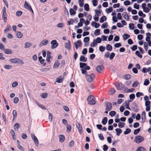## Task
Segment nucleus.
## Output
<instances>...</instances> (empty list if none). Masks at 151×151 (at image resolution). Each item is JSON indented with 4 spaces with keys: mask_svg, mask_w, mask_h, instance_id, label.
Returning a JSON list of instances; mask_svg holds the SVG:
<instances>
[{
    "mask_svg": "<svg viewBox=\"0 0 151 151\" xmlns=\"http://www.w3.org/2000/svg\"><path fill=\"white\" fill-rule=\"evenodd\" d=\"M87 101H88V104L90 105H94L96 103L95 98L92 95L89 96L87 99Z\"/></svg>",
    "mask_w": 151,
    "mask_h": 151,
    "instance_id": "1",
    "label": "nucleus"
},
{
    "mask_svg": "<svg viewBox=\"0 0 151 151\" xmlns=\"http://www.w3.org/2000/svg\"><path fill=\"white\" fill-rule=\"evenodd\" d=\"M94 76V74L93 73H91L90 75L88 74L85 77L88 82H91L93 81Z\"/></svg>",
    "mask_w": 151,
    "mask_h": 151,
    "instance_id": "2",
    "label": "nucleus"
},
{
    "mask_svg": "<svg viewBox=\"0 0 151 151\" xmlns=\"http://www.w3.org/2000/svg\"><path fill=\"white\" fill-rule=\"evenodd\" d=\"M144 140V138L140 135H137L135 137L134 142L137 143H139Z\"/></svg>",
    "mask_w": 151,
    "mask_h": 151,
    "instance_id": "3",
    "label": "nucleus"
},
{
    "mask_svg": "<svg viewBox=\"0 0 151 151\" xmlns=\"http://www.w3.org/2000/svg\"><path fill=\"white\" fill-rule=\"evenodd\" d=\"M105 104L106 106L105 109H107V110H111L112 109V104L111 103L106 101L105 102Z\"/></svg>",
    "mask_w": 151,
    "mask_h": 151,
    "instance_id": "4",
    "label": "nucleus"
},
{
    "mask_svg": "<svg viewBox=\"0 0 151 151\" xmlns=\"http://www.w3.org/2000/svg\"><path fill=\"white\" fill-rule=\"evenodd\" d=\"M115 86L119 90H122L124 88V86L121 83H116Z\"/></svg>",
    "mask_w": 151,
    "mask_h": 151,
    "instance_id": "5",
    "label": "nucleus"
},
{
    "mask_svg": "<svg viewBox=\"0 0 151 151\" xmlns=\"http://www.w3.org/2000/svg\"><path fill=\"white\" fill-rule=\"evenodd\" d=\"M50 43L52 45L51 48L52 49L56 48L58 45V43L57 42V41L55 40L51 41Z\"/></svg>",
    "mask_w": 151,
    "mask_h": 151,
    "instance_id": "6",
    "label": "nucleus"
},
{
    "mask_svg": "<svg viewBox=\"0 0 151 151\" xmlns=\"http://www.w3.org/2000/svg\"><path fill=\"white\" fill-rule=\"evenodd\" d=\"M104 69V67L102 65H98L96 68V71L98 73H101L103 71Z\"/></svg>",
    "mask_w": 151,
    "mask_h": 151,
    "instance_id": "7",
    "label": "nucleus"
},
{
    "mask_svg": "<svg viewBox=\"0 0 151 151\" xmlns=\"http://www.w3.org/2000/svg\"><path fill=\"white\" fill-rule=\"evenodd\" d=\"M24 6L26 9L29 10V11H31L32 12V13H33V11L32 10L31 6L30 5H29L28 3L26 1L24 2Z\"/></svg>",
    "mask_w": 151,
    "mask_h": 151,
    "instance_id": "8",
    "label": "nucleus"
},
{
    "mask_svg": "<svg viewBox=\"0 0 151 151\" xmlns=\"http://www.w3.org/2000/svg\"><path fill=\"white\" fill-rule=\"evenodd\" d=\"M68 42L65 43V47L69 51L71 49V45L70 42L69 40H68Z\"/></svg>",
    "mask_w": 151,
    "mask_h": 151,
    "instance_id": "9",
    "label": "nucleus"
},
{
    "mask_svg": "<svg viewBox=\"0 0 151 151\" xmlns=\"http://www.w3.org/2000/svg\"><path fill=\"white\" fill-rule=\"evenodd\" d=\"M81 43L82 42L80 40H78L77 42H74V45L76 49H78L79 47L81 46Z\"/></svg>",
    "mask_w": 151,
    "mask_h": 151,
    "instance_id": "10",
    "label": "nucleus"
},
{
    "mask_svg": "<svg viewBox=\"0 0 151 151\" xmlns=\"http://www.w3.org/2000/svg\"><path fill=\"white\" fill-rule=\"evenodd\" d=\"M76 126L78 128L79 132L80 134L82 131V127L80 123L78 122L76 124Z\"/></svg>",
    "mask_w": 151,
    "mask_h": 151,
    "instance_id": "11",
    "label": "nucleus"
},
{
    "mask_svg": "<svg viewBox=\"0 0 151 151\" xmlns=\"http://www.w3.org/2000/svg\"><path fill=\"white\" fill-rule=\"evenodd\" d=\"M122 15L124 18L127 21H129V16L127 13L125 12H124L122 13Z\"/></svg>",
    "mask_w": 151,
    "mask_h": 151,
    "instance_id": "12",
    "label": "nucleus"
},
{
    "mask_svg": "<svg viewBox=\"0 0 151 151\" xmlns=\"http://www.w3.org/2000/svg\"><path fill=\"white\" fill-rule=\"evenodd\" d=\"M59 141L60 142H63L64 141L65 138L64 135L62 134L59 135Z\"/></svg>",
    "mask_w": 151,
    "mask_h": 151,
    "instance_id": "13",
    "label": "nucleus"
},
{
    "mask_svg": "<svg viewBox=\"0 0 151 151\" xmlns=\"http://www.w3.org/2000/svg\"><path fill=\"white\" fill-rule=\"evenodd\" d=\"M64 77L62 76H60L56 78V82L58 83H61L63 82Z\"/></svg>",
    "mask_w": 151,
    "mask_h": 151,
    "instance_id": "14",
    "label": "nucleus"
},
{
    "mask_svg": "<svg viewBox=\"0 0 151 151\" xmlns=\"http://www.w3.org/2000/svg\"><path fill=\"white\" fill-rule=\"evenodd\" d=\"M80 60L81 62H86L87 60V58L86 57L83 55L81 56L80 58Z\"/></svg>",
    "mask_w": 151,
    "mask_h": 151,
    "instance_id": "15",
    "label": "nucleus"
},
{
    "mask_svg": "<svg viewBox=\"0 0 151 151\" xmlns=\"http://www.w3.org/2000/svg\"><path fill=\"white\" fill-rule=\"evenodd\" d=\"M129 102L130 101L129 100L126 101H124V103H123V104H125V106L127 109L131 110L129 106Z\"/></svg>",
    "mask_w": 151,
    "mask_h": 151,
    "instance_id": "16",
    "label": "nucleus"
},
{
    "mask_svg": "<svg viewBox=\"0 0 151 151\" xmlns=\"http://www.w3.org/2000/svg\"><path fill=\"white\" fill-rule=\"evenodd\" d=\"M129 98L130 100L129 101L130 102H132L135 98V94L134 93L131 94L129 96Z\"/></svg>",
    "mask_w": 151,
    "mask_h": 151,
    "instance_id": "17",
    "label": "nucleus"
},
{
    "mask_svg": "<svg viewBox=\"0 0 151 151\" xmlns=\"http://www.w3.org/2000/svg\"><path fill=\"white\" fill-rule=\"evenodd\" d=\"M115 131L116 133V135L119 136L122 133V129L120 128H116L115 129Z\"/></svg>",
    "mask_w": 151,
    "mask_h": 151,
    "instance_id": "18",
    "label": "nucleus"
},
{
    "mask_svg": "<svg viewBox=\"0 0 151 151\" xmlns=\"http://www.w3.org/2000/svg\"><path fill=\"white\" fill-rule=\"evenodd\" d=\"M115 92V89L113 88H112L109 91L108 93L109 94L112 95Z\"/></svg>",
    "mask_w": 151,
    "mask_h": 151,
    "instance_id": "19",
    "label": "nucleus"
},
{
    "mask_svg": "<svg viewBox=\"0 0 151 151\" xmlns=\"http://www.w3.org/2000/svg\"><path fill=\"white\" fill-rule=\"evenodd\" d=\"M106 20V18L105 16H103L100 18L99 22L101 23H103L104 21Z\"/></svg>",
    "mask_w": 151,
    "mask_h": 151,
    "instance_id": "20",
    "label": "nucleus"
},
{
    "mask_svg": "<svg viewBox=\"0 0 151 151\" xmlns=\"http://www.w3.org/2000/svg\"><path fill=\"white\" fill-rule=\"evenodd\" d=\"M36 103L39 107H40L43 109L45 110L46 109V108L45 106L40 104L38 101H36Z\"/></svg>",
    "mask_w": 151,
    "mask_h": 151,
    "instance_id": "21",
    "label": "nucleus"
},
{
    "mask_svg": "<svg viewBox=\"0 0 151 151\" xmlns=\"http://www.w3.org/2000/svg\"><path fill=\"white\" fill-rule=\"evenodd\" d=\"M4 52L6 54H11L12 53V50L9 49H5L4 50Z\"/></svg>",
    "mask_w": 151,
    "mask_h": 151,
    "instance_id": "22",
    "label": "nucleus"
},
{
    "mask_svg": "<svg viewBox=\"0 0 151 151\" xmlns=\"http://www.w3.org/2000/svg\"><path fill=\"white\" fill-rule=\"evenodd\" d=\"M99 14H96L95 16L93 17V19L96 22H98L99 19Z\"/></svg>",
    "mask_w": 151,
    "mask_h": 151,
    "instance_id": "23",
    "label": "nucleus"
},
{
    "mask_svg": "<svg viewBox=\"0 0 151 151\" xmlns=\"http://www.w3.org/2000/svg\"><path fill=\"white\" fill-rule=\"evenodd\" d=\"M113 11V8L112 6H110L108 9H106V11L107 14Z\"/></svg>",
    "mask_w": 151,
    "mask_h": 151,
    "instance_id": "24",
    "label": "nucleus"
},
{
    "mask_svg": "<svg viewBox=\"0 0 151 151\" xmlns=\"http://www.w3.org/2000/svg\"><path fill=\"white\" fill-rule=\"evenodd\" d=\"M136 151H146V149L140 146L137 148Z\"/></svg>",
    "mask_w": 151,
    "mask_h": 151,
    "instance_id": "25",
    "label": "nucleus"
},
{
    "mask_svg": "<svg viewBox=\"0 0 151 151\" xmlns=\"http://www.w3.org/2000/svg\"><path fill=\"white\" fill-rule=\"evenodd\" d=\"M11 29V26L9 24H8L7 25V27L5 28L4 30V32H7L9 30Z\"/></svg>",
    "mask_w": 151,
    "mask_h": 151,
    "instance_id": "26",
    "label": "nucleus"
},
{
    "mask_svg": "<svg viewBox=\"0 0 151 151\" xmlns=\"http://www.w3.org/2000/svg\"><path fill=\"white\" fill-rule=\"evenodd\" d=\"M107 122V118L106 117H105L102 120V123L103 124L105 125L106 124Z\"/></svg>",
    "mask_w": 151,
    "mask_h": 151,
    "instance_id": "27",
    "label": "nucleus"
},
{
    "mask_svg": "<svg viewBox=\"0 0 151 151\" xmlns=\"http://www.w3.org/2000/svg\"><path fill=\"white\" fill-rule=\"evenodd\" d=\"M123 37V39L124 40H126L129 38L130 37V35L127 34H124L122 36Z\"/></svg>",
    "mask_w": 151,
    "mask_h": 151,
    "instance_id": "28",
    "label": "nucleus"
},
{
    "mask_svg": "<svg viewBox=\"0 0 151 151\" xmlns=\"http://www.w3.org/2000/svg\"><path fill=\"white\" fill-rule=\"evenodd\" d=\"M17 58H14L13 59H11L9 61L12 63H14V64H17Z\"/></svg>",
    "mask_w": 151,
    "mask_h": 151,
    "instance_id": "29",
    "label": "nucleus"
},
{
    "mask_svg": "<svg viewBox=\"0 0 151 151\" xmlns=\"http://www.w3.org/2000/svg\"><path fill=\"white\" fill-rule=\"evenodd\" d=\"M17 64H18L19 65H23L24 63V62L23 60L20 58H17Z\"/></svg>",
    "mask_w": 151,
    "mask_h": 151,
    "instance_id": "30",
    "label": "nucleus"
},
{
    "mask_svg": "<svg viewBox=\"0 0 151 151\" xmlns=\"http://www.w3.org/2000/svg\"><path fill=\"white\" fill-rule=\"evenodd\" d=\"M2 18L4 19V21L5 22H6L7 20V14L6 13H3Z\"/></svg>",
    "mask_w": 151,
    "mask_h": 151,
    "instance_id": "31",
    "label": "nucleus"
},
{
    "mask_svg": "<svg viewBox=\"0 0 151 151\" xmlns=\"http://www.w3.org/2000/svg\"><path fill=\"white\" fill-rule=\"evenodd\" d=\"M106 48L107 50L110 51L112 50V47L111 45L107 44L106 46Z\"/></svg>",
    "mask_w": 151,
    "mask_h": 151,
    "instance_id": "32",
    "label": "nucleus"
},
{
    "mask_svg": "<svg viewBox=\"0 0 151 151\" xmlns=\"http://www.w3.org/2000/svg\"><path fill=\"white\" fill-rule=\"evenodd\" d=\"M79 64L80 68L82 69H83L87 65V64L86 63L82 62L80 63Z\"/></svg>",
    "mask_w": 151,
    "mask_h": 151,
    "instance_id": "33",
    "label": "nucleus"
},
{
    "mask_svg": "<svg viewBox=\"0 0 151 151\" xmlns=\"http://www.w3.org/2000/svg\"><path fill=\"white\" fill-rule=\"evenodd\" d=\"M84 8L85 10L87 11H89V5L88 4H86L84 5Z\"/></svg>",
    "mask_w": 151,
    "mask_h": 151,
    "instance_id": "34",
    "label": "nucleus"
},
{
    "mask_svg": "<svg viewBox=\"0 0 151 151\" xmlns=\"http://www.w3.org/2000/svg\"><path fill=\"white\" fill-rule=\"evenodd\" d=\"M70 14L71 15H74L76 14V12L72 8H70L69 10Z\"/></svg>",
    "mask_w": 151,
    "mask_h": 151,
    "instance_id": "35",
    "label": "nucleus"
},
{
    "mask_svg": "<svg viewBox=\"0 0 151 151\" xmlns=\"http://www.w3.org/2000/svg\"><path fill=\"white\" fill-rule=\"evenodd\" d=\"M32 45L31 43H30L28 42H26L25 43V48H28L30 47Z\"/></svg>",
    "mask_w": 151,
    "mask_h": 151,
    "instance_id": "36",
    "label": "nucleus"
},
{
    "mask_svg": "<svg viewBox=\"0 0 151 151\" xmlns=\"http://www.w3.org/2000/svg\"><path fill=\"white\" fill-rule=\"evenodd\" d=\"M100 30L99 29H96L94 32V34L96 36H98L100 34Z\"/></svg>",
    "mask_w": 151,
    "mask_h": 151,
    "instance_id": "37",
    "label": "nucleus"
},
{
    "mask_svg": "<svg viewBox=\"0 0 151 151\" xmlns=\"http://www.w3.org/2000/svg\"><path fill=\"white\" fill-rule=\"evenodd\" d=\"M16 35L17 37L18 38H21L22 36V33L19 31L17 32Z\"/></svg>",
    "mask_w": 151,
    "mask_h": 151,
    "instance_id": "38",
    "label": "nucleus"
},
{
    "mask_svg": "<svg viewBox=\"0 0 151 151\" xmlns=\"http://www.w3.org/2000/svg\"><path fill=\"white\" fill-rule=\"evenodd\" d=\"M60 64V62L58 60L56 61L55 63L53 65V67L55 68H56L57 67H58L59 66Z\"/></svg>",
    "mask_w": 151,
    "mask_h": 151,
    "instance_id": "39",
    "label": "nucleus"
},
{
    "mask_svg": "<svg viewBox=\"0 0 151 151\" xmlns=\"http://www.w3.org/2000/svg\"><path fill=\"white\" fill-rule=\"evenodd\" d=\"M20 126L19 124L18 123H16L15 124L14 126V127L15 130H17L20 127Z\"/></svg>",
    "mask_w": 151,
    "mask_h": 151,
    "instance_id": "40",
    "label": "nucleus"
},
{
    "mask_svg": "<svg viewBox=\"0 0 151 151\" xmlns=\"http://www.w3.org/2000/svg\"><path fill=\"white\" fill-rule=\"evenodd\" d=\"M108 27V23L106 22L104 23L101 26V27L102 29L107 28Z\"/></svg>",
    "mask_w": 151,
    "mask_h": 151,
    "instance_id": "41",
    "label": "nucleus"
},
{
    "mask_svg": "<svg viewBox=\"0 0 151 151\" xmlns=\"http://www.w3.org/2000/svg\"><path fill=\"white\" fill-rule=\"evenodd\" d=\"M125 125V123L124 122H119L118 124L119 127L120 128H123Z\"/></svg>",
    "mask_w": 151,
    "mask_h": 151,
    "instance_id": "42",
    "label": "nucleus"
},
{
    "mask_svg": "<svg viewBox=\"0 0 151 151\" xmlns=\"http://www.w3.org/2000/svg\"><path fill=\"white\" fill-rule=\"evenodd\" d=\"M84 0H79L78 2L80 7H82L83 6V1Z\"/></svg>",
    "mask_w": 151,
    "mask_h": 151,
    "instance_id": "43",
    "label": "nucleus"
},
{
    "mask_svg": "<svg viewBox=\"0 0 151 151\" xmlns=\"http://www.w3.org/2000/svg\"><path fill=\"white\" fill-rule=\"evenodd\" d=\"M97 45L96 43V40H93V42L91 43L90 44V46L91 47H94Z\"/></svg>",
    "mask_w": 151,
    "mask_h": 151,
    "instance_id": "44",
    "label": "nucleus"
},
{
    "mask_svg": "<svg viewBox=\"0 0 151 151\" xmlns=\"http://www.w3.org/2000/svg\"><path fill=\"white\" fill-rule=\"evenodd\" d=\"M140 128H138L134 130V135H137L140 131Z\"/></svg>",
    "mask_w": 151,
    "mask_h": 151,
    "instance_id": "45",
    "label": "nucleus"
},
{
    "mask_svg": "<svg viewBox=\"0 0 151 151\" xmlns=\"http://www.w3.org/2000/svg\"><path fill=\"white\" fill-rule=\"evenodd\" d=\"M131 106L133 109H134L136 108L137 107L138 105L136 103L134 102L132 103Z\"/></svg>",
    "mask_w": 151,
    "mask_h": 151,
    "instance_id": "46",
    "label": "nucleus"
},
{
    "mask_svg": "<svg viewBox=\"0 0 151 151\" xmlns=\"http://www.w3.org/2000/svg\"><path fill=\"white\" fill-rule=\"evenodd\" d=\"M135 54L139 58H141L142 57V55L139 52L138 50H137L135 52Z\"/></svg>",
    "mask_w": 151,
    "mask_h": 151,
    "instance_id": "47",
    "label": "nucleus"
},
{
    "mask_svg": "<svg viewBox=\"0 0 151 151\" xmlns=\"http://www.w3.org/2000/svg\"><path fill=\"white\" fill-rule=\"evenodd\" d=\"M116 114V112L115 111H111L109 113V115L111 117L113 116Z\"/></svg>",
    "mask_w": 151,
    "mask_h": 151,
    "instance_id": "48",
    "label": "nucleus"
},
{
    "mask_svg": "<svg viewBox=\"0 0 151 151\" xmlns=\"http://www.w3.org/2000/svg\"><path fill=\"white\" fill-rule=\"evenodd\" d=\"M131 132V130L130 129L127 128L126 129V131L124 132V134H127L130 132Z\"/></svg>",
    "mask_w": 151,
    "mask_h": 151,
    "instance_id": "49",
    "label": "nucleus"
},
{
    "mask_svg": "<svg viewBox=\"0 0 151 151\" xmlns=\"http://www.w3.org/2000/svg\"><path fill=\"white\" fill-rule=\"evenodd\" d=\"M102 41L101 39L99 37H98L96 38V44H97V43H99L101 42V41Z\"/></svg>",
    "mask_w": 151,
    "mask_h": 151,
    "instance_id": "50",
    "label": "nucleus"
},
{
    "mask_svg": "<svg viewBox=\"0 0 151 151\" xmlns=\"http://www.w3.org/2000/svg\"><path fill=\"white\" fill-rule=\"evenodd\" d=\"M143 95V94L141 92H137L136 93V97L137 98L141 96H142Z\"/></svg>",
    "mask_w": 151,
    "mask_h": 151,
    "instance_id": "51",
    "label": "nucleus"
},
{
    "mask_svg": "<svg viewBox=\"0 0 151 151\" xmlns=\"http://www.w3.org/2000/svg\"><path fill=\"white\" fill-rule=\"evenodd\" d=\"M129 28L130 29H133L134 28V24L130 23L129 24Z\"/></svg>",
    "mask_w": 151,
    "mask_h": 151,
    "instance_id": "52",
    "label": "nucleus"
},
{
    "mask_svg": "<svg viewBox=\"0 0 151 151\" xmlns=\"http://www.w3.org/2000/svg\"><path fill=\"white\" fill-rule=\"evenodd\" d=\"M105 49V47L104 46H100L99 47V50L101 52H104Z\"/></svg>",
    "mask_w": 151,
    "mask_h": 151,
    "instance_id": "53",
    "label": "nucleus"
},
{
    "mask_svg": "<svg viewBox=\"0 0 151 151\" xmlns=\"http://www.w3.org/2000/svg\"><path fill=\"white\" fill-rule=\"evenodd\" d=\"M150 83V81L148 79H146L144 81V85L145 86H147Z\"/></svg>",
    "mask_w": 151,
    "mask_h": 151,
    "instance_id": "54",
    "label": "nucleus"
},
{
    "mask_svg": "<svg viewBox=\"0 0 151 151\" xmlns=\"http://www.w3.org/2000/svg\"><path fill=\"white\" fill-rule=\"evenodd\" d=\"M134 90L135 89L134 88H132L131 89H127V91H125L126 92L132 93L133 92Z\"/></svg>",
    "mask_w": 151,
    "mask_h": 151,
    "instance_id": "55",
    "label": "nucleus"
},
{
    "mask_svg": "<svg viewBox=\"0 0 151 151\" xmlns=\"http://www.w3.org/2000/svg\"><path fill=\"white\" fill-rule=\"evenodd\" d=\"M13 119L15 118L17 116V112L15 110H14L13 112Z\"/></svg>",
    "mask_w": 151,
    "mask_h": 151,
    "instance_id": "56",
    "label": "nucleus"
},
{
    "mask_svg": "<svg viewBox=\"0 0 151 151\" xmlns=\"http://www.w3.org/2000/svg\"><path fill=\"white\" fill-rule=\"evenodd\" d=\"M67 130L68 132H70L71 131V127L70 125L68 124L67 125Z\"/></svg>",
    "mask_w": 151,
    "mask_h": 151,
    "instance_id": "57",
    "label": "nucleus"
},
{
    "mask_svg": "<svg viewBox=\"0 0 151 151\" xmlns=\"http://www.w3.org/2000/svg\"><path fill=\"white\" fill-rule=\"evenodd\" d=\"M139 82L137 81H135L132 85V86L133 87H136L138 85Z\"/></svg>",
    "mask_w": 151,
    "mask_h": 151,
    "instance_id": "58",
    "label": "nucleus"
},
{
    "mask_svg": "<svg viewBox=\"0 0 151 151\" xmlns=\"http://www.w3.org/2000/svg\"><path fill=\"white\" fill-rule=\"evenodd\" d=\"M41 42H42V45H46L49 42L48 40H45Z\"/></svg>",
    "mask_w": 151,
    "mask_h": 151,
    "instance_id": "59",
    "label": "nucleus"
},
{
    "mask_svg": "<svg viewBox=\"0 0 151 151\" xmlns=\"http://www.w3.org/2000/svg\"><path fill=\"white\" fill-rule=\"evenodd\" d=\"M74 22V19L72 18L69 21H68V24L69 25L71 24H73V22Z\"/></svg>",
    "mask_w": 151,
    "mask_h": 151,
    "instance_id": "60",
    "label": "nucleus"
},
{
    "mask_svg": "<svg viewBox=\"0 0 151 151\" xmlns=\"http://www.w3.org/2000/svg\"><path fill=\"white\" fill-rule=\"evenodd\" d=\"M81 70L82 71V73L83 74H85L86 76L88 74L86 70L84 68L83 69H81Z\"/></svg>",
    "mask_w": 151,
    "mask_h": 151,
    "instance_id": "61",
    "label": "nucleus"
},
{
    "mask_svg": "<svg viewBox=\"0 0 151 151\" xmlns=\"http://www.w3.org/2000/svg\"><path fill=\"white\" fill-rule=\"evenodd\" d=\"M47 93H43L41 95V96L44 99H45L47 97Z\"/></svg>",
    "mask_w": 151,
    "mask_h": 151,
    "instance_id": "62",
    "label": "nucleus"
},
{
    "mask_svg": "<svg viewBox=\"0 0 151 151\" xmlns=\"http://www.w3.org/2000/svg\"><path fill=\"white\" fill-rule=\"evenodd\" d=\"M90 40L89 37H86L84 38L83 39V41L84 42H88Z\"/></svg>",
    "mask_w": 151,
    "mask_h": 151,
    "instance_id": "63",
    "label": "nucleus"
},
{
    "mask_svg": "<svg viewBox=\"0 0 151 151\" xmlns=\"http://www.w3.org/2000/svg\"><path fill=\"white\" fill-rule=\"evenodd\" d=\"M97 0H93L92 1L93 5L94 6H96L98 4Z\"/></svg>",
    "mask_w": 151,
    "mask_h": 151,
    "instance_id": "64",
    "label": "nucleus"
}]
</instances>
